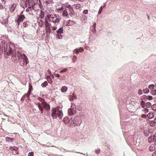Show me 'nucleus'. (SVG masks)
I'll return each instance as SVG.
<instances>
[{"instance_id": "dca6fc26", "label": "nucleus", "mask_w": 156, "mask_h": 156, "mask_svg": "<svg viewBox=\"0 0 156 156\" xmlns=\"http://www.w3.org/2000/svg\"><path fill=\"white\" fill-rule=\"evenodd\" d=\"M12 52V49L10 48V47H9L8 50L7 52V54L8 55H11Z\"/></svg>"}, {"instance_id": "e2e57ef3", "label": "nucleus", "mask_w": 156, "mask_h": 156, "mask_svg": "<svg viewBox=\"0 0 156 156\" xmlns=\"http://www.w3.org/2000/svg\"><path fill=\"white\" fill-rule=\"evenodd\" d=\"M4 9V8H3V6L2 5L0 4V9Z\"/></svg>"}, {"instance_id": "774afa93", "label": "nucleus", "mask_w": 156, "mask_h": 156, "mask_svg": "<svg viewBox=\"0 0 156 156\" xmlns=\"http://www.w3.org/2000/svg\"><path fill=\"white\" fill-rule=\"evenodd\" d=\"M76 153H80L81 154H83L84 153H80V152H75Z\"/></svg>"}, {"instance_id": "9d476101", "label": "nucleus", "mask_w": 156, "mask_h": 156, "mask_svg": "<svg viewBox=\"0 0 156 156\" xmlns=\"http://www.w3.org/2000/svg\"><path fill=\"white\" fill-rule=\"evenodd\" d=\"M25 17L23 15H20L18 16L17 19V22L19 23L20 22H22L23 21L24 19H25Z\"/></svg>"}, {"instance_id": "1a4fd4ad", "label": "nucleus", "mask_w": 156, "mask_h": 156, "mask_svg": "<svg viewBox=\"0 0 156 156\" xmlns=\"http://www.w3.org/2000/svg\"><path fill=\"white\" fill-rule=\"evenodd\" d=\"M67 8L69 9V15L70 16L73 17L74 15V11L73 8L70 5H69L67 6Z\"/></svg>"}, {"instance_id": "603ef678", "label": "nucleus", "mask_w": 156, "mask_h": 156, "mask_svg": "<svg viewBox=\"0 0 156 156\" xmlns=\"http://www.w3.org/2000/svg\"><path fill=\"white\" fill-rule=\"evenodd\" d=\"M9 149H10V150L12 151L15 150V149L12 147H10Z\"/></svg>"}, {"instance_id": "5fc2aeb1", "label": "nucleus", "mask_w": 156, "mask_h": 156, "mask_svg": "<svg viewBox=\"0 0 156 156\" xmlns=\"http://www.w3.org/2000/svg\"><path fill=\"white\" fill-rule=\"evenodd\" d=\"M47 79L48 80H50L51 81L52 80L50 76H47Z\"/></svg>"}, {"instance_id": "4d7b16f0", "label": "nucleus", "mask_w": 156, "mask_h": 156, "mask_svg": "<svg viewBox=\"0 0 156 156\" xmlns=\"http://www.w3.org/2000/svg\"><path fill=\"white\" fill-rule=\"evenodd\" d=\"M64 10V8L62 7L61 8H59L58 9V10L59 11H63Z\"/></svg>"}, {"instance_id": "ddd939ff", "label": "nucleus", "mask_w": 156, "mask_h": 156, "mask_svg": "<svg viewBox=\"0 0 156 156\" xmlns=\"http://www.w3.org/2000/svg\"><path fill=\"white\" fill-rule=\"evenodd\" d=\"M16 4L15 3H13L10 9V11L11 12H13L16 7Z\"/></svg>"}, {"instance_id": "7c9ffc66", "label": "nucleus", "mask_w": 156, "mask_h": 156, "mask_svg": "<svg viewBox=\"0 0 156 156\" xmlns=\"http://www.w3.org/2000/svg\"><path fill=\"white\" fill-rule=\"evenodd\" d=\"M143 91L145 93H147L149 92V89L147 88H146V89H144L143 90Z\"/></svg>"}, {"instance_id": "72a5a7b5", "label": "nucleus", "mask_w": 156, "mask_h": 156, "mask_svg": "<svg viewBox=\"0 0 156 156\" xmlns=\"http://www.w3.org/2000/svg\"><path fill=\"white\" fill-rule=\"evenodd\" d=\"M51 27L52 28V29L53 30H56L57 29V27H56V25L55 26H51Z\"/></svg>"}, {"instance_id": "0eeeda50", "label": "nucleus", "mask_w": 156, "mask_h": 156, "mask_svg": "<svg viewBox=\"0 0 156 156\" xmlns=\"http://www.w3.org/2000/svg\"><path fill=\"white\" fill-rule=\"evenodd\" d=\"M71 108L68 110V113L69 116L75 115L76 112V105L73 103H71Z\"/></svg>"}, {"instance_id": "20e7f679", "label": "nucleus", "mask_w": 156, "mask_h": 156, "mask_svg": "<svg viewBox=\"0 0 156 156\" xmlns=\"http://www.w3.org/2000/svg\"><path fill=\"white\" fill-rule=\"evenodd\" d=\"M72 123L73 125L71 127L80 125L82 122V120L80 116H75L74 117L71 118Z\"/></svg>"}, {"instance_id": "58836bf2", "label": "nucleus", "mask_w": 156, "mask_h": 156, "mask_svg": "<svg viewBox=\"0 0 156 156\" xmlns=\"http://www.w3.org/2000/svg\"><path fill=\"white\" fill-rule=\"evenodd\" d=\"M2 52V50L1 46H0V58H1L2 57V56L1 55V54Z\"/></svg>"}, {"instance_id": "9b49d317", "label": "nucleus", "mask_w": 156, "mask_h": 156, "mask_svg": "<svg viewBox=\"0 0 156 156\" xmlns=\"http://www.w3.org/2000/svg\"><path fill=\"white\" fill-rule=\"evenodd\" d=\"M62 15L64 17H69V14L67 12V9H65L63 10Z\"/></svg>"}, {"instance_id": "a211bd4d", "label": "nucleus", "mask_w": 156, "mask_h": 156, "mask_svg": "<svg viewBox=\"0 0 156 156\" xmlns=\"http://www.w3.org/2000/svg\"><path fill=\"white\" fill-rule=\"evenodd\" d=\"M155 149V147L154 144H152L149 147V150L150 151H153Z\"/></svg>"}, {"instance_id": "4468645a", "label": "nucleus", "mask_w": 156, "mask_h": 156, "mask_svg": "<svg viewBox=\"0 0 156 156\" xmlns=\"http://www.w3.org/2000/svg\"><path fill=\"white\" fill-rule=\"evenodd\" d=\"M63 28H60L56 30V32L58 34H61L63 33Z\"/></svg>"}, {"instance_id": "de8ad7c7", "label": "nucleus", "mask_w": 156, "mask_h": 156, "mask_svg": "<svg viewBox=\"0 0 156 156\" xmlns=\"http://www.w3.org/2000/svg\"><path fill=\"white\" fill-rule=\"evenodd\" d=\"M141 117L144 118H146L147 117V115L143 114L141 115Z\"/></svg>"}, {"instance_id": "69168bd1", "label": "nucleus", "mask_w": 156, "mask_h": 156, "mask_svg": "<svg viewBox=\"0 0 156 156\" xmlns=\"http://www.w3.org/2000/svg\"><path fill=\"white\" fill-rule=\"evenodd\" d=\"M154 122L156 124V118L154 119Z\"/></svg>"}, {"instance_id": "bf43d9fd", "label": "nucleus", "mask_w": 156, "mask_h": 156, "mask_svg": "<svg viewBox=\"0 0 156 156\" xmlns=\"http://www.w3.org/2000/svg\"><path fill=\"white\" fill-rule=\"evenodd\" d=\"M154 144H155V143L156 142V136H154Z\"/></svg>"}, {"instance_id": "2f4dec72", "label": "nucleus", "mask_w": 156, "mask_h": 156, "mask_svg": "<svg viewBox=\"0 0 156 156\" xmlns=\"http://www.w3.org/2000/svg\"><path fill=\"white\" fill-rule=\"evenodd\" d=\"M74 52H75L76 54H78L79 52V50L78 48H76L74 50Z\"/></svg>"}, {"instance_id": "c9c22d12", "label": "nucleus", "mask_w": 156, "mask_h": 156, "mask_svg": "<svg viewBox=\"0 0 156 156\" xmlns=\"http://www.w3.org/2000/svg\"><path fill=\"white\" fill-rule=\"evenodd\" d=\"M67 70H68L67 69H66V68L64 69L61 70L60 71V73H64V72H66Z\"/></svg>"}, {"instance_id": "6e6552de", "label": "nucleus", "mask_w": 156, "mask_h": 156, "mask_svg": "<svg viewBox=\"0 0 156 156\" xmlns=\"http://www.w3.org/2000/svg\"><path fill=\"white\" fill-rule=\"evenodd\" d=\"M63 121L65 124H67L68 126L70 127L72 126H73L72 123L71 118L70 119L68 117L66 116L63 119Z\"/></svg>"}, {"instance_id": "4c0bfd02", "label": "nucleus", "mask_w": 156, "mask_h": 156, "mask_svg": "<svg viewBox=\"0 0 156 156\" xmlns=\"http://www.w3.org/2000/svg\"><path fill=\"white\" fill-rule=\"evenodd\" d=\"M102 10H103V7L102 6H101L100 7V9L99 10V11L98 12V14H100L101 13V12H102Z\"/></svg>"}, {"instance_id": "3c124183", "label": "nucleus", "mask_w": 156, "mask_h": 156, "mask_svg": "<svg viewBox=\"0 0 156 156\" xmlns=\"http://www.w3.org/2000/svg\"><path fill=\"white\" fill-rule=\"evenodd\" d=\"M72 95L73 96V99H76L77 98V97L76 96L74 95V93L72 94Z\"/></svg>"}, {"instance_id": "c03bdc74", "label": "nucleus", "mask_w": 156, "mask_h": 156, "mask_svg": "<svg viewBox=\"0 0 156 156\" xmlns=\"http://www.w3.org/2000/svg\"><path fill=\"white\" fill-rule=\"evenodd\" d=\"M95 152L96 154H98L100 152V150L99 149L96 150Z\"/></svg>"}, {"instance_id": "338daca9", "label": "nucleus", "mask_w": 156, "mask_h": 156, "mask_svg": "<svg viewBox=\"0 0 156 156\" xmlns=\"http://www.w3.org/2000/svg\"><path fill=\"white\" fill-rule=\"evenodd\" d=\"M23 12H24V11H22V12H20V15H21V14L22 15V14H23Z\"/></svg>"}, {"instance_id": "c85d7f7f", "label": "nucleus", "mask_w": 156, "mask_h": 156, "mask_svg": "<svg viewBox=\"0 0 156 156\" xmlns=\"http://www.w3.org/2000/svg\"><path fill=\"white\" fill-rule=\"evenodd\" d=\"M152 109L153 110H156V104H154L152 105L151 107Z\"/></svg>"}, {"instance_id": "a19ab883", "label": "nucleus", "mask_w": 156, "mask_h": 156, "mask_svg": "<svg viewBox=\"0 0 156 156\" xmlns=\"http://www.w3.org/2000/svg\"><path fill=\"white\" fill-rule=\"evenodd\" d=\"M138 93L139 94L141 95L143 94V91L141 89H139L138 91Z\"/></svg>"}, {"instance_id": "393cba45", "label": "nucleus", "mask_w": 156, "mask_h": 156, "mask_svg": "<svg viewBox=\"0 0 156 156\" xmlns=\"http://www.w3.org/2000/svg\"><path fill=\"white\" fill-rule=\"evenodd\" d=\"M154 87L155 86L154 84H151L149 86V88L151 90H152L154 89Z\"/></svg>"}, {"instance_id": "8fccbe9b", "label": "nucleus", "mask_w": 156, "mask_h": 156, "mask_svg": "<svg viewBox=\"0 0 156 156\" xmlns=\"http://www.w3.org/2000/svg\"><path fill=\"white\" fill-rule=\"evenodd\" d=\"M69 100L70 101H73V96L72 95H70L69 97Z\"/></svg>"}, {"instance_id": "680f3d73", "label": "nucleus", "mask_w": 156, "mask_h": 156, "mask_svg": "<svg viewBox=\"0 0 156 156\" xmlns=\"http://www.w3.org/2000/svg\"><path fill=\"white\" fill-rule=\"evenodd\" d=\"M96 24L95 23H94V25L92 26V27L94 28H96Z\"/></svg>"}, {"instance_id": "5701e85b", "label": "nucleus", "mask_w": 156, "mask_h": 156, "mask_svg": "<svg viewBox=\"0 0 156 156\" xmlns=\"http://www.w3.org/2000/svg\"><path fill=\"white\" fill-rule=\"evenodd\" d=\"M77 58V57L76 55H74L72 58V61L73 63H75V62L76 61Z\"/></svg>"}, {"instance_id": "79ce46f5", "label": "nucleus", "mask_w": 156, "mask_h": 156, "mask_svg": "<svg viewBox=\"0 0 156 156\" xmlns=\"http://www.w3.org/2000/svg\"><path fill=\"white\" fill-rule=\"evenodd\" d=\"M34 153L33 152H30L28 153V156H33Z\"/></svg>"}, {"instance_id": "423d86ee", "label": "nucleus", "mask_w": 156, "mask_h": 156, "mask_svg": "<svg viewBox=\"0 0 156 156\" xmlns=\"http://www.w3.org/2000/svg\"><path fill=\"white\" fill-rule=\"evenodd\" d=\"M23 55L24 57H23V56L22 58H20L21 59L19 61V63L21 66H26L28 63V60L26 55L23 54Z\"/></svg>"}, {"instance_id": "6ab92c4d", "label": "nucleus", "mask_w": 156, "mask_h": 156, "mask_svg": "<svg viewBox=\"0 0 156 156\" xmlns=\"http://www.w3.org/2000/svg\"><path fill=\"white\" fill-rule=\"evenodd\" d=\"M147 117L149 119L152 118L154 117V115L153 113L150 112L147 115Z\"/></svg>"}, {"instance_id": "f704fd0d", "label": "nucleus", "mask_w": 156, "mask_h": 156, "mask_svg": "<svg viewBox=\"0 0 156 156\" xmlns=\"http://www.w3.org/2000/svg\"><path fill=\"white\" fill-rule=\"evenodd\" d=\"M148 112H149L148 109L146 108H144V109L143 110V112L144 113H145V114Z\"/></svg>"}, {"instance_id": "f03ea898", "label": "nucleus", "mask_w": 156, "mask_h": 156, "mask_svg": "<svg viewBox=\"0 0 156 156\" xmlns=\"http://www.w3.org/2000/svg\"><path fill=\"white\" fill-rule=\"evenodd\" d=\"M36 105H37L39 109L41 112V114L43 113V108H44L47 111L49 110L50 109L49 105L46 102H43L41 104L38 102L36 103Z\"/></svg>"}, {"instance_id": "412c9836", "label": "nucleus", "mask_w": 156, "mask_h": 156, "mask_svg": "<svg viewBox=\"0 0 156 156\" xmlns=\"http://www.w3.org/2000/svg\"><path fill=\"white\" fill-rule=\"evenodd\" d=\"M44 12H43L42 10L41 11V14L40 15V17L41 19H42L44 17Z\"/></svg>"}, {"instance_id": "13d9d810", "label": "nucleus", "mask_w": 156, "mask_h": 156, "mask_svg": "<svg viewBox=\"0 0 156 156\" xmlns=\"http://www.w3.org/2000/svg\"><path fill=\"white\" fill-rule=\"evenodd\" d=\"M96 28H95V29H92V31L93 32V33L94 34H95V33H96Z\"/></svg>"}, {"instance_id": "f8f14e48", "label": "nucleus", "mask_w": 156, "mask_h": 156, "mask_svg": "<svg viewBox=\"0 0 156 156\" xmlns=\"http://www.w3.org/2000/svg\"><path fill=\"white\" fill-rule=\"evenodd\" d=\"M76 23V22L71 20H69L67 24V26H71Z\"/></svg>"}, {"instance_id": "4be33fe9", "label": "nucleus", "mask_w": 156, "mask_h": 156, "mask_svg": "<svg viewBox=\"0 0 156 156\" xmlns=\"http://www.w3.org/2000/svg\"><path fill=\"white\" fill-rule=\"evenodd\" d=\"M57 38L58 39H61L62 38V36L60 34H58L55 35Z\"/></svg>"}, {"instance_id": "37998d69", "label": "nucleus", "mask_w": 156, "mask_h": 156, "mask_svg": "<svg viewBox=\"0 0 156 156\" xmlns=\"http://www.w3.org/2000/svg\"><path fill=\"white\" fill-rule=\"evenodd\" d=\"M31 91L30 90V89L29 90L28 93H29V94L28 95H27V94H25L24 96V97H25L26 96H27V98H29V95L30 94V93L31 92Z\"/></svg>"}, {"instance_id": "a878e982", "label": "nucleus", "mask_w": 156, "mask_h": 156, "mask_svg": "<svg viewBox=\"0 0 156 156\" xmlns=\"http://www.w3.org/2000/svg\"><path fill=\"white\" fill-rule=\"evenodd\" d=\"M145 106L147 108H149L151 106V104L150 102H147L145 104Z\"/></svg>"}, {"instance_id": "f3484780", "label": "nucleus", "mask_w": 156, "mask_h": 156, "mask_svg": "<svg viewBox=\"0 0 156 156\" xmlns=\"http://www.w3.org/2000/svg\"><path fill=\"white\" fill-rule=\"evenodd\" d=\"M67 87L66 86L63 87L61 89V91L62 92H66L67 90Z\"/></svg>"}, {"instance_id": "aec40b11", "label": "nucleus", "mask_w": 156, "mask_h": 156, "mask_svg": "<svg viewBox=\"0 0 156 156\" xmlns=\"http://www.w3.org/2000/svg\"><path fill=\"white\" fill-rule=\"evenodd\" d=\"M5 140L6 141L9 142H12L13 140V139L12 138H10L9 137H6L5 138Z\"/></svg>"}, {"instance_id": "7ed1b4c3", "label": "nucleus", "mask_w": 156, "mask_h": 156, "mask_svg": "<svg viewBox=\"0 0 156 156\" xmlns=\"http://www.w3.org/2000/svg\"><path fill=\"white\" fill-rule=\"evenodd\" d=\"M51 116L53 119H56L58 116L60 119H61L63 115L62 111L58 109L57 108H53L51 110Z\"/></svg>"}, {"instance_id": "f257e3e1", "label": "nucleus", "mask_w": 156, "mask_h": 156, "mask_svg": "<svg viewBox=\"0 0 156 156\" xmlns=\"http://www.w3.org/2000/svg\"><path fill=\"white\" fill-rule=\"evenodd\" d=\"M47 18L48 19L49 21L54 23L56 25L59 24L61 18L59 16L56 14H48L47 16Z\"/></svg>"}, {"instance_id": "ea45409f", "label": "nucleus", "mask_w": 156, "mask_h": 156, "mask_svg": "<svg viewBox=\"0 0 156 156\" xmlns=\"http://www.w3.org/2000/svg\"><path fill=\"white\" fill-rule=\"evenodd\" d=\"M147 98L149 100H152L153 99V97L151 96H148Z\"/></svg>"}, {"instance_id": "39448f33", "label": "nucleus", "mask_w": 156, "mask_h": 156, "mask_svg": "<svg viewBox=\"0 0 156 156\" xmlns=\"http://www.w3.org/2000/svg\"><path fill=\"white\" fill-rule=\"evenodd\" d=\"M23 55L19 51H17L15 53L13 54L12 57V59L15 62H18L20 58H22Z\"/></svg>"}, {"instance_id": "49530a36", "label": "nucleus", "mask_w": 156, "mask_h": 156, "mask_svg": "<svg viewBox=\"0 0 156 156\" xmlns=\"http://www.w3.org/2000/svg\"><path fill=\"white\" fill-rule=\"evenodd\" d=\"M27 25V22H24L23 24V26L24 27H26Z\"/></svg>"}, {"instance_id": "0e129e2a", "label": "nucleus", "mask_w": 156, "mask_h": 156, "mask_svg": "<svg viewBox=\"0 0 156 156\" xmlns=\"http://www.w3.org/2000/svg\"><path fill=\"white\" fill-rule=\"evenodd\" d=\"M48 73H49V74H50L51 75V72L50 71V70H48Z\"/></svg>"}, {"instance_id": "a18cd8bd", "label": "nucleus", "mask_w": 156, "mask_h": 156, "mask_svg": "<svg viewBox=\"0 0 156 156\" xmlns=\"http://www.w3.org/2000/svg\"><path fill=\"white\" fill-rule=\"evenodd\" d=\"M79 52H82L84 51L83 48L82 47H80L79 49Z\"/></svg>"}, {"instance_id": "052dcab7", "label": "nucleus", "mask_w": 156, "mask_h": 156, "mask_svg": "<svg viewBox=\"0 0 156 156\" xmlns=\"http://www.w3.org/2000/svg\"><path fill=\"white\" fill-rule=\"evenodd\" d=\"M55 76L57 77H59L60 76V75L59 74H55Z\"/></svg>"}, {"instance_id": "473e14b6", "label": "nucleus", "mask_w": 156, "mask_h": 156, "mask_svg": "<svg viewBox=\"0 0 156 156\" xmlns=\"http://www.w3.org/2000/svg\"><path fill=\"white\" fill-rule=\"evenodd\" d=\"M45 26L46 27H48L50 26L49 24L48 23V21L46 20H45Z\"/></svg>"}, {"instance_id": "e433bc0d", "label": "nucleus", "mask_w": 156, "mask_h": 156, "mask_svg": "<svg viewBox=\"0 0 156 156\" xmlns=\"http://www.w3.org/2000/svg\"><path fill=\"white\" fill-rule=\"evenodd\" d=\"M31 7L30 6L26 10V11L27 12H30V11H31Z\"/></svg>"}, {"instance_id": "bb28decb", "label": "nucleus", "mask_w": 156, "mask_h": 156, "mask_svg": "<svg viewBox=\"0 0 156 156\" xmlns=\"http://www.w3.org/2000/svg\"><path fill=\"white\" fill-rule=\"evenodd\" d=\"M140 105L142 108H144L145 107V102L143 101L140 102Z\"/></svg>"}, {"instance_id": "864d4df0", "label": "nucleus", "mask_w": 156, "mask_h": 156, "mask_svg": "<svg viewBox=\"0 0 156 156\" xmlns=\"http://www.w3.org/2000/svg\"><path fill=\"white\" fill-rule=\"evenodd\" d=\"M154 132V130L153 129H150L148 130V132L150 133H152Z\"/></svg>"}, {"instance_id": "2eb2a0df", "label": "nucleus", "mask_w": 156, "mask_h": 156, "mask_svg": "<svg viewBox=\"0 0 156 156\" xmlns=\"http://www.w3.org/2000/svg\"><path fill=\"white\" fill-rule=\"evenodd\" d=\"M148 141L150 143L153 142L154 141V136H150L148 138Z\"/></svg>"}, {"instance_id": "6e6d98bb", "label": "nucleus", "mask_w": 156, "mask_h": 156, "mask_svg": "<svg viewBox=\"0 0 156 156\" xmlns=\"http://www.w3.org/2000/svg\"><path fill=\"white\" fill-rule=\"evenodd\" d=\"M88 10H86L83 11V13L84 14H87L88 13Z\"/></svg>"}, {"instance_id": "c756f323", "label": "nucleus", "mask_w": 156, "mask_h": 156, "mask_svg": "<svg viewBox=\"0 0 156 156\" xmlns=\"http://www.w3.org/2000/svg\"><path fill=\"white\" fill-rule=\"evenodd\" d=\"M81 5L80 4H77L76 5V6H75V8L76 9H80L81 8Z\"/></svg>"}, {"instance_id": "09e8293b", "label": "nucleus", "mask_w": 156, "mask_h": 156, "mask_svg": "<svg viewBox=\"0 0 156 156\" xmlns=\"http://www.w3.org/2000/svg\"><path fill=\"white\" fill-rule=\"evenodd\" d=\"M144 135L146 136H147L149 135V133H148L147 132L144 131Z\"/></svg>"}, {"instance_id": "cd10ccee", "label": "nucleus", "mask_w": 156, "mask_h": 156, "mask_svg": "<svg viewBox=\"0 0 156 156\" xmlns=\"http://www.w3.org/2000/svg\"><path fill=\"white\" fill-rule=\"evenodd\" d=\"M151 93L152 95H156V90H152L151 91Z\"/></svg>"}, {"instance_id": "b1692460", "label": "nucleus", "mask_w": 156, "mask_h": 156, "mask_svg": "<svg viewBox=\"0 0 156 156\" xmlns=\"http://www.w3.org/2000/svg\"><path fill=\"white\" fill-rule=\"evenodd\" d=\"M48 85V83L46 81H45L41 84V86L42 87H45Z\"/></svg>"}]
</instances>
